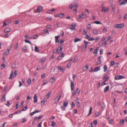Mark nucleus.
I'll return each mask as SVG.
<instances>
[{"mask_svg": "<svg viewBox=\"0 0 127 127\" xmlns=\"http://www.w3.org/2000/svg\"><path fill=\"white\" fill-rule=\"evenodd\" d=\"M27 109V106H25L23 109L21 110L22 111H26Z\"/></svg>", "mask_w": 127, "mask_h": 127, "instance_id": "obj_48", "label": "nucleus"}, {"mask_svg": "<svg viewBox=\"0 0 127 127\" xmlns=\"http://www.w3.org/2000/svg\"><path fill=\"white\" fill-rule=\"evenodd\" d=\"M45 59L46 58L45 57H43L41 58V61L42 63H43L45 62Z\"/></svg>", "mask_w": 127, "mask_h": 127, "instance_id": "obj_26", "label": "nucleus"}, {"mask_svg": "<svg viewBox=\"0 0 127 127\" xmlns=\"http://www.w3.org/2000/svg\"><path fill=\"white\" fill-rule=\"evenodd\" d=\"M60 24L59 23H57L54 26L56 28H57L60 27Z\"/></svg>", "mask_w": 127, "mask_h": 127, "instance_id": "obj_40", "label": "nucleus"}, {"mask_svg": "<svg viewBox=\"0 0 127 127\" xmlns=\"http://www.w3.org/2000/svg\"><path fill=\"white\" fill-rule=\"evenodd\" d=\"M13 76L14 77V75H13V72L12 71L11 73L10 74L9 76V78L10 79H12L13 78Z\"/></svg>", "mask_w": 127, "mask_h": 127, "instance_id": "obj_33", "label": "nucleus"}, {"mask_svg": "<svg viewBox=\"0 0 127 127\" xmlns=\"http://www.w3.org/2000/svg\"><path fill=\"white\" fill-rule=\"evenodd\" d=\"M50 81L51 83H54L55 81V79L54 77H52L50 79Z\"/></svg>", "mask_w": 127, "mask_h": 127, "instance_id": "obj_22", "label": "nucleus"}, {"mask_svg": "<svg viewBox=\"0 0 127 127\" xmlns=\"http://www.w3.org/2000/svg\"><path fill=\"white\" fill-rule=\"evenodd\" d=\"M113 120L112 119H111L108 121V122L110 124H111L113 123Z\"/></svg>", "mask_w": 127, "mask_h": 127, "instance_id": "obj_47", "label": "nucleus"}, {"mask_svg": "<svg viewBox=\"0 0 127 127\" xmlns=\"http://www.w3.org/2000/svg\"><path fill=\"white\" fill-rule=\"evenodd\" d=\"M68 104L67 101L64 102L63 103V106L64 107H66L67 106Z\"/></svg>", "mask_w": 127, "mask_h": 127, "instance_id": "obj_24", "label": "nucleus"}, {"mask_svg": "<svg viewBox=\"0 0 127 127\" xmlns=\"http://www.w3.org/2000/svg\"><path fill=\"white\" fill-rule=\"evenodd\" d=\"M56 124V123L54 121H53L52 122V124L51 125V126L52 127H54L55 125Z\"/></svg>", "mask_w": 127, "mask_h": 127, "instance_id": "obj_39", "label": "nucleus"}, {"mask_svg": "<svg viewBox=\"0 0 127 127\" xmlns=\"http://www.w3.org/2000/svg\"><path fill=\"white\" fill-rule=\"evenodd\" d=\"M116 31L115 29H113L112 32V34H114L116 33Z\"/></svg>", "mask_w": 127, "mask_h": 127, "instance_id": "obj_43", "label": "nucleus"}, {"mask_svg": "<svg viewBox=\"0 0 127 127\" xmlns=\"http://www.w3.org/2000/svg\"><path fill=\"white\" fill-rule=\"evenodd\" d=\"M71 65V64L70 63H69L68 64H67V65L66 66V67L68 68H70Z\"/></svg>", "mask_w": 127, "mask_h": 127, "instance_id": "obj_45", "label": "nucleus"}, {"mask_svg": "<svg viewBox=\"0 0 127 127\" xmlns=\"http://www.w3.org/2000/svg\"><path fill=\"white\" fill-rule=\"evenodd\" d=\"M21 110H18V111L14 113V114H16L18 113H21Z\"/></svg>", "mask_w": 127, "mask_h": 127, "instance_id": "obj_59", "label": "nucleus"}, {"mask_svg": "<svg viewBox=\"0 0 127 127\" xmlns=\"http://www.w3.org/2000/svg\"><path fill=\"white\" fill-rule=\"evenodd\" d=\"M95 23L97 24H101V23L100 21H96L94 22Z\"/></svg>", "mask_w": 127, "mask_h": 127, "instance_id": "obj_42", "label": "nucleus"}, {"mask_svg": "<svg viewBox=\"0 0 127 127\" xmlns=\"http://www.w3.org/2000/svg\"><path fill=\"white\" fill-rule=\"evenodd\" d=\"M87 29L90 31L91 28V24H89L88 25H87Z\"/></svg>", "mask_w": 127, "mask_h": 127, "instance_id": "obj_23", "label": "nucleus"}, {"mask_svg": "<svg viewBox=\"0 0 127 127\" xmlns=\"http://www.w3.org/2000/svg\"><path fill=\"white\" fill-rule=\"evenodd\" d=\"M86 16V15L85 13H82L81 14L79 15L78 17L77 18V20L79 21L80 19L82 18H85Z\"/></svg>", "mask_w": 127, "mask_h": 127, "instance_id": "obj_3", "label": "nucleus"}, {"mask_svg": "<svg viewBox=\"0 0 127 127\" xmlns=\"http://www.w3.org/2000/svg\"><path fill=\"white\" fill-rule=\"evenodd\" d=\"M69 8L70 9H72L73 8V5L72 4H71L69 5Z\"/></svg>", "mask_w": 127, "mask_h": 127, "instance_id": "obj_62", "label": "nucleus"}, {"mask_svg": "<svg viewBox=\"0 0 127 127\" xmlns=\"http://www.w3.org/2000/svg\"><path fill=\"white\" fill-rule=\"evenodd\" d=\"M34 99L33 102L34 103H37V97L36 94H35L33 97Z\"/></svg>", "mask_w": 127, "mask_h": 127, "instance_id": "obj_10", "label": "nucleus"}, {"mask_svg": "<svg viewBox=\"0 0 127 127\" xmlns=\"http://www.w3.org/2000/svg\"><path fill=\"white\" fill-rule=\"evenodd\" d=\"M22 49L23 51H26L27 49V47L26 46H25Z\"/></svg>", "mask_w": 127, "mask_h": 127, "instance_id": "obj_30", "label": "nucleus"}, {"mask_svg": "<svg viewBox=\"0 0 127 127\" xmlns=\"http://www.w3.org/2000/svg\"><path fill=\"white\" fill-rule=\"evenodd\" d=\"M92 107H90V110H89V114L87 115L88 116H89L91 114V113L92 112Z\"/></svg>", "mask_w": 127, "mask_h": 127, "instance_id": "obj_31", "label": "nucleus"}, {"mask_svg": "<svg viewBox=\"0 0 127 127\" xmlns=\"http://www.w3.org/2000/svg\"><path fill=\"white\" fill-rule=\"evenodd\" d=\"M18 43H17L15 45L14 47V49L15 50H17V48L18 47Z\"/></svg>", "mask_w": 127, "mask_h": 127, "instance_id": "obj_46", "label": "nucleus"}, {"mask_svg": "<svg viewBox=\"0 0 127 127\" xmlns=\"http://www.w3.org/2000/svg\"><path fill=\"white\" fill-rule=\"evenodd\" d=\"M7 104L6 105L8 106H9L10 105V103L9 102V101H7Z\"/></svg>", "mask_w": 127, "mask_h": 127, "instance_id": "obj_53", "label": "nucleus"}, {"mask_svg": "<svg viewBox=\"0 0 127 127\" xmlns=\"http://www.w3.org/2000/svg\"><path fill=\"white\" fill-rule=\"evenodd\" d=\"M70 29L71 30H75V28L76 27V24L73 23L70 26Z\"/></svg>", "mask_w": 127, "mask_h": 127, "instance_id": "obj_5", "label": "nucleus"}, {"mask_svg": "<svg viewBox=\"0 0 127 127\" xmlns=\"http://www.w3.org/2000/svg\"><path fill=\"white\" fill-rule=\"evenodd\" d=\"M62 93H60L56 97L55 100L57 99L58 101H59L60 99V98L61 96Z\"/></svg>", "mask_w": 127, "mask_h": 127, "instance_id": "obj_16", "label": "nucleus"}, {"mask_svg": "<svg viewBox=\"0 0 127 127\" xmlns=\"http://www.w3.org/2000/svg\"><path fill=\"white\" fill-rule=\"evenodd\" d=\"M1 100L2 102H4L5 101V95L3 94L2 95V97L1 99Z\"/></svg>", "mask_w": 127, "mask_h": 127, "instance_id": "obj_12", "label": "nucleus"}, {"mask_svg": "<svg viewBox=\"0 0 127 127\" xmlns=\"http://www.w3.org/2000/svg\"><path fill=\"white\" fill-rule=\"evenodd\" d=\"M17 71L16 70H15L14 71V76L15 77L17 75Z\"/></svg>", "mask_w": 127, "mask_h": 127, "instance_id": "obj_58", "label": "nucleus"}, {"mask_svg": "<svg viewBox=\"0 0 127 127\" xmlns=\"http://www.w3.org/2000/svg\"><path fill=\"white\" fill-rule=\"evenodd\" d=\"M81 39H80L76 38L74 40V42L75 43L76 42L78 41H80Z\"/></svg>", "mask_w": 127, "mask_h": 127, "instance_id": "obj_32", "label": "nucleus"}, {"mask_svg": "<svg viewBox=\"0 0 127 127\" xmlns=\"http://www.w3.org/2000/svg\"><path fill=\"white\" fill-rule=\"evenodd\" d=\"M77 77V75L76 74H74L73 75V79L74 80L75 78V77Z\"/></svg>", "mask_w": 127, "mask_h": 127, "instance_id": "obj_55", "label": "nucleus"}, {"mask_svg": "<svg viewBox=\"0 0 127 127\" xmlns=\"http://www.w3.org/2000/svg\"><path fill=\"white\" fill-rule=\"evenodd\" d=\"M84 43L85 45V48H86L87 47L88 44L89 43V42H87L86 41L84 40Z\"/></svg>", "mask_w": 127, "mask_h": 127, "instance_id": "obj_27", "label": "nucleus"}, {"mask_svg": "<svg viewBox=\"0 0 127 127\" xmlns=\"http://www.w3.org/2000/svg\"><path fill=\"white\" fill-rule=\"evenodd\" d=\"M119 2L122 1V2L120 4V5H122L123 4H126L127 2V0H119Z\"/></svg>", "mask_w": 127, "mask_h": 127, "instance_id": "obj_9", "label": "nucleus"}, {"mask_svg": "<svg viewBox=\"0 0 127 127\" xmlns=\"http://www.w3.org/2000/svg\"><path fill=\"white\" fill-rule=\"evenodd\" d=\"M76 103L77 107H79L80 106V103L79 101H76Z\"/></svg>", "mask_w": 127, "mask_h": 127, "instance_id": "obj_36", "label": "nucleus"}, {"mask_svg": "<svg viewBox=\"0 0 127 127\" xmlns=\"http://www.w3.org/2000/svg\"><path fill=\"white\" fill-rule=\"evenodd\" d=\"M59 36H56L55 37V43H58V44H59L60 42L59 41Z\"/></svg>", "mask_w": 127, "mask_h": 127, "instance_id": "obj_11", "label": "nucleus"}, {"mask_svg": "<svg viewBox=\"0 0 127 127\" xmlns=\"http://www.w3.org/2000/svg\"><path fill=\"white\" fill-rule=\"evenodd\" d=\"M11 30V29L9 28H7L5 29L4 30V32L5 33L9 32Z\"/></svg>", "mask_w": 127, "mask_h": 127, "instance_id": "obj_18", "label": "nucleus"}, {"mask_svg": "<svg viewBox=\"0 0 127 127\" xmlns=\"http://www.w3.org/2000/svg\"><path fill=\"white\" fill-rule=\"evenodd\" d=\"M93 33L94 34H97V32L96 30H94L93 31Z\"/></svg>", "mask_w": 127, "mask_h": 127, "instance_id": "obj_50", "label": "nucleus"}, {"mask_svg": "<svg viewBox=\"0 0 127 127\" xmlns=\"http://www.w3.org/2000/svg\"><path fill=\"white\" fill-rule=\"evenodd\" d=\"M124 78L123 76L120 75H116L115 77V79L116 80H119Z\"/></svg>", "mask_w": 127, "mask_h": 127, "instance_id": "obj_7", "label": "nucleus"}, {"mask_svg": "<svg viewBox=\"0 0 127 127\" xmlns=\"http://www.w3.org/2000/svg\"><path fill=\"white\" fill-rule=\"evenodd\" d=\"M51 92H49L45 96L44 98L47 99H48L50 96V94H51Z\"/></svg>", "mask_w": 127, "mask_h": 127, "instance_id": "obj_17", "label": "nucleus"}, {"mask_svg": "<svg viewBox=\"0 0 127 127\" xmlns=\"http://www.w3.org/2000/svg\"><path fill=\"white\" fill-rule=\"evenodd\" d=\"M11 22V21H5L4 23L3 24V25L2 27H4L6 26L8 23H10Z\"/></svg>", "mask_w": 127, "mask_h": 127, "instance_id": "obj_13", "label": "nucleus"}, {"mask_svg": "<svg viewBox=\"0 0 127 127\" xmlns=\"http://www.w3.org/2000/svg\"><path fill=\"white\" fill-rule=\"evenodd\" d=\"M103 68L104 69V72H106L108 70L107 66L106 65H104L103 66Z\"/></svg>", "mask_w": 127, "mask_h": 127, "instance_id": "obj_25", "label": "nucleus"}, {"mask_svg": "<svg viewBox=\"0 0 127 127\" xmlns=\"http://www.w3.org/2000/svg\"><path fill=\"white\" fill-rule=\"evenodd\" d=\"M46 28L48 29H52V26L50 25H48L46 26Z\"/></svg>", "mask_w": 127, "mask_h": 127, "instance_id": "obj_35", "label": "nucleus"}, {"mask_svg": "<svg viewBox=\"0 0 127 127\" xmlns=\"http://www.w3.org/2000/svg\"><path fill=\"white\" fill-rule=\"evenodd\" d=\"M107 27H104L102 29V30L103 31L106 32L107 31Z\"/></svg>", "mask_w": 127, "mask_h": 127, "instance_id": "obj_38", "label": "nucleus"}, {"mask_svg": "<svg viewBox=\"0 0 127 127\" xmlns=\"http://www.w3.org/2000/svg\"><path fill=\"white\" fill-rule=\"evenodd\" d=\"M98 61L96 64V65H99L101 63V60H99L98 59Z\"/></svg>", "mask_w": 127, "mask_h": 127, "instance_id": "obj_28", "label": "nucleus"}, {"mask_svg": "<svg viewBox=\"0 0 127 127\" xmlns=\"http://www.w3.org/2000/svg\"><path fill=\"white\" fill-rule=\"evenodd\" d=\"M47 99L44 98L41 101V103H43V104H44V103L46 102L47 101Z\"/></svg>", "mask_w": 127, "mask_h": 127, "instance_id": "obj_34", "label": "nucleus"}, {"mask_svg": "<svg viewBox=\"0 0 127 127\" xmlns=\"http://www.w3.org/2000/svg\"><path fill=\"white\" fill-rule=\"evenodd\" d=\"M88 39L89 40H94L95 39H94L93 37H89Z\"/></svg>", "mask_w": 127, "mask_h": 127, "instance_id": "obj_63", "label": "nucleus"}, {"mask_svg": "<svg viewBox=\"0 0 127 127\" xmlns=\"http://www.w3.org/2000/svg\"><path fill=\"white\" fill-rule=\"evenodd\" d=\"M64 16V13H60L58 15V17L60 18H62Z\"/></svg>", "mask_w": 127, "mask_h": 127, "instance_id": "obj_29", "label": "nucleus"}, {"mask_svg": "<svg viewBox=\"0 0 127 127\" xmlns=\"http://www.w3.org/2000/svg\"><path fill=\"white\" fill-rule=\"evenodd\" d=\"M25 42L27 43H29L30 44H31L32 43L31 42L28 40H25Z\"/></svg>", "mask_w": 127, "mask_h": 127, "instance_id": "obj_49", "label": "nucleus"}, {"mask_svg": "<svg viewBox=\"0 0 127 127\" xmlns=\"http://www.w3.org/2000/svg\"><path fill=\"white\" fill-rule=\"evenodd\" d=\"M28 85H30L31 83V78H29L27 80Z\"/></svg>", "mask_w": 127, "mask_h": 127, "instance_id": "obj_21", "label": "nucleus"}, {"mask_svg": "<svg viewBox=\"0 0 127 127\" xmlns=\"http://www.w3.org/2000/svg\"><path fill=\"white\" fill-rule=\"evenodd\" d=\"M63 47V45H61L57 49H56L57 50V53L58 54H60V52L61 51Z\"/></svg>", "mask_w": 127, "mask_h": 127, "instance_id": "obj_4", "label": "nucleus"}, {"mask_svg": "<svg viewBox=\"0 0 127 127\" xmlns=\"http://www.w3.org/2000/svg\"><path fill=\"white\" fill-rule=\"evenodd\" d=\"M38 37L37 35H35L34 36H32V38L34 39H35L37 38Z\"/></svg>", "mask_w": 127, "mask_h": 127, "instance_id": "obj_52", "label": "nucleus"}, {"mask_svg": "<svg viewBox=\"0 0 127 127\" xmlns=\"http://www.w3.org/2000/svg\"><path fill=\"white\" fill-rule=\"evenodd\" d=\"M62 57L63 58L64 57V54L63 52H61V53Z\"/></svg>", "mask_w": 127, "mask_h": 127, "instance_id": "obj_56", "label": "nucleus"}, {"mask_svg": "<svg viewBox=\"0 0 127 127\" xmlns=\"http://www.w3.org/2000/svg\"><path fill=\"white\" fill-rule=\"evenodd\" d=\"M42 123V122H40V123L37 126L38 127H42L41 125Z\"/></svg>", "mask_w": 127, "mask_h": 127, "instance_id": "obj_57", "label": "nucleus"}, {"mask_svg": "<svg viewBox=\"0 0 127 127\" xmlns=\"http://www.w3.org/2000/svg\"><path fill=\"white\" fill-rule=\"evenodd\" d=\"M78 4L76 3L74 5V8H77V7H78Z\"/></svg>", "mask_w": 127, "mask_h": 127, "instance_id": "obj_61", "label": "nucleus"}, {"mask_svg": "<svg viewBox=\"0 0 127 127\" xmlns=\"http://www.w3.org/2000/svg\"><path fill=\"white\" fill-rule=\"evenodd\" d=\"M6 63L4 61V62L1 64V66L2 67H3L4 68L6 65Z\"/></svg>", "mask_w": 127, "mask_h": 127, "instance_id": "obj_20", "label": "nucleus"}, {"mask_svg": "<svg viewBox=\"0 0 127 127\" xmlns=\"http://www.w3.org/2000/svg\"><path fill=\"white\" fill-rule=\"evenodd\" d=\"M78 60V58L77 57L75 58L73 60V62H76Z\"/></svg>", "mask_w": 127, "mask_h": 127, "instance_id": "obj_54", "label": "nucleus"}, {"mask_svg": "<svg viewBox=\"0 0 127 127\" xmlns=\"http://www.w3.org/2000/svg\"><path fill=\"white\" fill-rule=\"evenodd\" d=\"M109 89V87L108 86H107L105 87L104 90V93H106L107 91H108Z\"/></svg>", "mask_w": 127, "mask_h": 127, "instance_id": "obj_15", "label": "nucleus"}, {"mask_svg": "<svg viewBox=\"0 0 127 127\" xmlns=\"http://www.w3.org/2000/svg\"><path fill=\"white\" fill-rule=\"evenodd\" d=\"M57 67L58 68L59 70L62 72H63L66 69L65 68H64L63 67L60 66H57Z\"/></svg>", "mask_w": 127, "mask_h": 127, "instance_id": "obj_6", "label": "nucleus"}, {"mask_svg": "<svg viewBox=\"0 0 127 127\" xmlns=\"http://www.w3.org/2000/svg\"><path fill=\"white\" fill-rule=\"evenodd\" d=\"M70 81L71 82L70 87L72 93V94L71 96H73L75 95L76 94L75 91L74 90V83L73 82L72 80H70Z\"/></svg>", "mask_w": 127, "mask_h": 127, "instance_id": "obj_1", "label": "nucleus"}, {"mask_svg": "<svg viewBox=\"0 0 127 127\" xmlns=\"http://www.w3.org/2000/svg\"><path fill=\"white\" fill-rule=\"evenodd\" d=\"M43 10V7L41 6H38L37 8V11L38 13H40Z\"/></svg>", "mask_w": 127, "mask_h": 127, "instance_id": "obj_8", "label": "nucleus"}, {"mask_svg": "<svg viewBox=\"0 0 127 127\" xmlns=\"http://www.w3.org/2000/svg\"><path fill=\"white\" fill-rule=\"evenodd\" d=\"M127 14H126L124 16V19H125L127 18Z\"/></svg>", "mask_w": 127, "mask_h": 127, "instance_id": "obj_64", "label": "nucleus"}, {"mask_svg": "<svg viewBox=\"0 0 127 127\" xmlns=\"http://www.w3.org/2000/svg\"><path fill=\"white\" fill-rule=\"evenodd\" d=\"M46 67V65H45L43 64L42 65V68L43 69H44Z\"/></svg>", "mask_w": 127, "mask_h": 127, "instance_id": "obj_60", "label": "nucleus"}, {"mask_svg": "<svg viewBox=\"0 0 127 127\" xmlns=\"http://www.w3.org/2000/svg\"><path fill=\"white\" fill-rule=\"evenodd\" d=\"M101 5L102 6V8L101 10V11L102 12L104 11L105 12L107 11H108V10L109 9H106L105 7L103 6V4H102Z\"/></svg>", "mask_w": 127, "mask_h": 127, "instance_id": "obj_14", "label": "nucleus"}, {"mask_svg": "<svg viewBox=\"0 0 127 127\" xmlns=\"http://www.w3.org/2000/svg\"><path fill=\"white\" fill-rule=\"evenodd\" d=\"M35 51L37 52H39V49L38 48L37 46H36L35 47Z\"/></svg>", "mask_w": 127, "mask_h": 127, "instance_id": "obj_37", "label": "nucleus"}, {"mask_svg": "<svg viewBox=\"0 0 127 127\" xmlns=\"http://www.w3.org/2000/svg\"><path fill=\"white\" fill-rule=\"evenodd\" d=\"M47 83H48V82H47V80H45L43 81V85H45L47 84Z\"/></svg>", "mask_w": 127, "mask_h": 127, "instance_id": "obj_41", "label": "nucleus"}, {"mask_svg": "<svg viewBox=\"0 0 127 127\" xmlns=\"http://www.w3.org/2000/svg\"><path fill=\"white\" fill-rule=\"evenodd\" d=\"M124 25L123 23L117 24L114 25V27L115 28H122L124 27Z\"/></svg>", "mask_w": 127, "mask_h": 127, "instance_id": "obj_2", "label": "nucleus"}, {"mask_svg": "<svg viewBox=\"0 0 127 127\" xmlns=\"http://www.w3.org/2000/svg\"><path fill=\"white\" fill-rule=\"evenodd\" d=\"M100 66H98L95 68L94 70H93V71L97 72L99 70H100Z\"/></svg>", "mask_w": 127, "mask_h": 127, "instance_id": "obj_19", "label": "nucleus"}, {"mask_svg": "<svg viewBox=\"0 0 127 127\" xmlns=\"http://www.w3.org/2000/svg\"><path fill=\"white\" fill-rule=\"evenodd\" d=\"M80 92V91L79 89L77 88L76 90V93H79Z\"/></svg>", "mask_w": 127, "mask_h": 127, "instance_id": "obj_44", "label": "nucleus"}, {"mask_svg": "<svg viewBox=\"0 0 127 127\" xmlns=\"http://www.w3.org/2000/svg\"><path fill=\"white\" fill-rule=\"evenodd\" d=\"M97 49H95L94 51L93 54H97Z\"/></svg>", "mask_w": 127, "mask_h": 127, "instance_id": "obj_51", "label": "nucleus"}]
</instances>
